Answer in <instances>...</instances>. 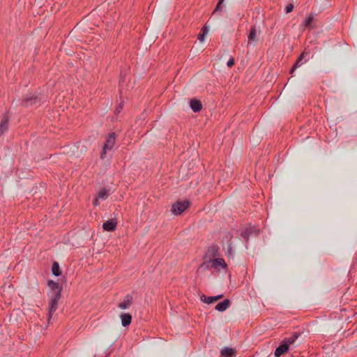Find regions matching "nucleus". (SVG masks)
I'll return each instance as SVG.
<instances>
[{
    "mask_svg": "<svg viewBox=\"0 0 357 357\" xmlns=\"http://www.w3.org/2000/svg\"><path fill=\"white\" fill-rule=\"evenodd\" d=\"M225 261L221 258H218L215 259H209L208 261H205L202 264L200 265L199 268V271H202L205 270L206 268H219L220 267L224 268L225 266Z\"/></svg>",
    "mask_w": 357,
    "mask_h": 357,
    "instance_id": "nucleus-1",
    "label": "nucleus"
},
{
    "mask_svg": "<svg viewBox=\"0 0 357 357\" xmlns=\"http://www.w3.org/2000/svg\"><path fill=\"white\" fill-rule=\"evenodd\" d=\"M115 134L114 132L110 133L106 140V142L103 146L102 151L100 154V157L102 159L105 158V155L108 151H111L113 149L115 144Z\"/></svg>",
    "mask_w": 357,
    "mask_h": 357,
    "instance_id": "nucleus-2",
    "label": "nucleus"
},
{
    "mask_svg": "<svg viewBox=\"0 0 357 357\" xmlns=\"http://www.w3.org/2000/svg\"><path fill=\"white\" fill-rule=\"evenodd\" d=\"M189 206L188 201L184 200L177 202L172 205V211L175 215H179L184 211Z\"/></svg>",
    "mask_w": 357,
    "mask_h": 357,
    "instance_id": "nucleus-3",
    "label": "nucleus"
},
{
    "mask_svg": "<svg viewBox=\"0 0 357 357\" xmlns=\"http://www.w3.org/2000/svg\"><path fill=\"white\" fill-rule=\"evenodd\" d=\"M50 302V314L54 312L57 308L58 301L60 299L61 294L58 291L54 294H49Z\"/></svg>",
    "mask_w": 357,
    "mask_h": 357,
    "instance_id": "nucleus-4",
    "label": "nucleus"
},
{
    "mask_svg": "<svg viewBox=\"0 0 357 357\" xmlns=\"http://www.w3.org/2000/svg\"><path fill=\"white\" fill-rule=\"evenodd\" d=\"M258 33L255 29H252L248 36V45L255 46L258 41Z\"/></svg>",
    "mask_w": 357,
    "mask_h": 357,
    "instance_id": "nucleus-5",
    "label": "nucleus"
},
{
    "mask_svg": "<svg viewBox=\"0 0 357 357\" xmlns=\"http://www.w3.org/2000/svg\"><path fill=\"white\" fill-rule=\"evenodd\" d=\"M223 297L222 294H220L215 296H207L206 295H202L201 296V300L204 303L211 304L216 302L217 301L220 300Z\"/></svg>",
    "mask_w": 357,
    "mask_h": 357,
    "instance_id": "nucleus-6",
    "label": "nucleus"
},
{
    "mask_svg": "<svg viewBox=\"0 0 357 357\" xmlns=\"http://www.w3.org/2000/svg\"><path fill=\"white\" fill-rule=\"evenodd\" d=\"M39 101L38 96L37 95H26L24 99L23 103L26 106L32 105Z\"/></svg>",
    "mask_w": 357,
    "mask_h": 357,
    "instance_id": "nucleus-7",
    "label": "nucleus"
},
{
    "mask_svg": "<svg viewBox=\"0 0 357 357\" xmlns=\"http://www.w3.org/2000/svg\"><path fill=\"white\" fill-rule=\"evenodd\" d=\"M116 226V221L114 219L106 221L103 223L102 227L105 230L108 231H114Z\"/></svg>",
    "mask_w": 357,
    "mask_h": 357,
    "instance_id": "nucleus-8",
    "label": "nucleus"
},
{
    "mask_svg": "<svg viewBox=\"0 0 357 357\" xmlns=\"http://www.w3.org/2000/svg\"><path fill=\"white\" fill-rule=\"evenodd\" d=\"M230 306V301L225 299L224 301L219 303L215 306V310L219 312H225Z\"/></svg>",
    "mask_w": 357,
    "mask_h": 357,
    "instance_id": "nucleus-9",
    "label": "nucleus"
},
{
    "mask_svg": "<svg viewBox=\"0 0 357 357\" xmlns=\"http://www.w3.org/2000/svg\"><path fill=\"white\" fill-rule=\"evenodd\" d=\"M132 299L130 295H127L124 300L119 304V307L123 310L128 308L132 303Z\"/></svg>",
    "mask_w": 357,
    "mask_h": 357,
    "instance_id": "nucleus-10",
    "label": "nucleus"
},
{
    "mask_svg": "<svg viewBox=\"0 0 357 357\" xmlns=\"http://www.w3.org/2000/svg\"><path fill=\"white\" fill-rule=\"evenodd\" d=\"M288 349H289L288 343H284L283 342V343L275 349V356L277 357L280 356L284 352H286L288 350Z\"/></svg>",
    "mask_w": 357,
    "mask_h": 357,
    "instance_id": "nucleus-11",
    "label": "nucleus"
},
{
    "mask_svg": "<svg viewBox=\"0 0 357 357\" xmlns=\"http://www.w3.org/2000/svg\"><path fill=\"white\" fill-rule=\"evenodd\" d=\"M221 354L224 357H234L236 356V351L231 348L224 347L221 350Z\"/></svg>",
    "mask_w": 357,
    "mask_h": 357,
    "instance_id": "nucleus-12",
    "label": "nucleus"
},
{
    "mask_svg": "<svg viewBox=\"0 0 357 357\" xmlns=\"http://www.w3.org/2000/svg\"><path fill=\"white\" fill-rule=\"evenodd\" d=\"M190 105L191 109L195 112H199L202 108V105L201 102L197 100H195V99H192L190 100Z\"/></svg>",
    "mask_w": 357,
    "mask_h": 357,
    "instance_id": "nucleus-13",
    "label": "nucleus"
},
{
    "mask_svg": "<svg viewBox=\"0 0 357 357\" xmlns=\"http://www.w3.org/2000/svg\"><path fill=\"white\" fill-rule=\"evenodd\" d=\"M48 284L49 287L51 288V291L49 293V294H54L57 291L59 294H61V289L58 283L51 280L49 281Z\"/></svg>",
    "mask_w": 357,
    "mask_h": 357,
    "instance_id": "nucleus-14",
    "label": "nucleus"
},
{
    "mask_svg": "<svg viewBox=\"0 0 357 357\" xmlns=\"http://www.w3.org/2000/svg\"><path fill=\"white\" fill-rule=\"evenodd\" d=\"M8 119L6 116H3L0 122V136L8 130Z\"/></svg>",
    "mask_w": 357,
    "mask_h": 357,
    "instance_id": "nucleus-15",
    "label": "nucleus"
},
{
    "mask_svg": "<svg viewBox=\"0 0 357 357\" xmlns=\"http://www.w3.org/2000/svg\"><path fill=\"white\" fill-rule=\"evenodd\" d=\"M121 319V324L123 326L129 325L131 322L132 316L128 313H122L120 315Z\"/></svg>",
    "mask_w": 357,
    "mask_h": 357,
    "instance_id": "nucleus-16",
    "label": "nucleus"
},
{
    "mask_svg": "<svg viewBox=\"0 0 357 357\" xmlns=\"http://www.w3.org/2000/svg\"><path fill=\"white\" fill-rule=\"evenodd\" d=\"M303 56H304V53H303L302 54L300 55V56L298 58L296 63L293 66V67L291 70V73H292L296 68L301 66V64H302L301 61L303 60Z\"/></svg>",
    "mask_w": 357,
    "mask_h": 357,
    "instance_id": "nucleus-17",
    "label": "nucleus"
},
{
    "mask_svg": "<svg viewBox=\"0 0 357 357\" xmlns=\"http://www.w3.org/2000/svg\"><path fill=\"white\" fill-rule=\"evenodd\" d=\"M208 29H207L206 26H204L202 30V33H200L199 35H198V40L202 43L204 41V38H205V36L208 33Z\"/></svg>",
    "mask_w": 357,
    "mask_h": 357,
    "instance_id": "nucleus-18",
    "label": "nucleus"
},
{
    "mask_svg": "<svg viewBox=\"0 0 357 357\" xmlns=\"http://www.w3.org/2000/svg\"><path fill=\"white\" fill-rule=\"evenodd\" d=\"M109 196V192L106 189H102L98 194V198L101 199H105Z\"/></svg>",
    "mask_w": 357,
    "mask_h": 357,
    "instance_id": "nucleus-19",
    "label": "nucleus"
},
{
    "mask_svg": "<svg viewBox=\"0 0 357 357\" xmlns=\"http://www.w3.org/2000/svg\"><path fill=\"white\" fill-rule=\"evenodd\" d=\"M52 271V273L54 275L57 276V275H59L61 274V272L59 271V264L57 262H54L53 264Z\"/></svg>",
    "mask_w": 357,
    "mask_h": 357,
    "instance_id": "nucleus-20",
    "label": "nucleus"
},
{
    "mask_svg": "<svg viewBox=\"0 0 357 357\" xmlns=\"http://www.w3.org/2000/svg\"><path fill=\"white\" fill-rule=\"evenodd\" d=\"M297 338H298V335L296 333H295L292 336L285 339L284 342L288 343V346H289V344H294Z\"/></svg>",
    "mask_w": 357,
    "mask_h": 357,
    "instance_id": "nucleus-21",
    "label": "nucleus"
},
{
    "mask_svg": "<svg viewBox=\"0 0 357 357\" xmlns=\"http://www.w3.org/2000/svg\"><path fill=\"white\" fill-rule=\"evenodd\" d=\"M250 229H245L243 231H242L241 232V236L242 237L245 239V240H248L249 236H250Z\"/></svg>",
    "mask_w": 357,
    "mask_h": 357,
    "instance_id": "nucleus-22",
    "label": "nucleus"
},
{
    "mask_svg": "<svg viewBox=\"0 0 357 357\" xmlns=\"http://www.w3.org/2000/svg\"><path fill=\"white\" fill-rule=\"evenodd\" d=\"M313 17L310 16L307 20H305L304 25L306 28L311 27V23L312 22Z\"/></svg>",
    "mask_w": 357,
    "mask_h": 357,
    "instance_id": "nucleus-23",
    "label": "nucleus"
},
{
    "mask_svg": "<svg viewBox=\"0 0 357 357\" xmlns=\"http://www.w3.org/2000/svg\"><path fill=\"white\" fill-rule=\"evenodd\" d=\"M217 252L218 249L216 247H211L208 249V255L215 256Z\"/></svg>",
    "mask_w": 357,
    "mask_h": 357,
    "instance_id": "nucleus-24",
    "label": "nucleus"
},
{
    "mask_svg": "<svg viewBox=\"0 0 357 357\" xmlns=\"http://www.w3.org/2000/svg\"><path fill=\"white\" fill-rule=\"evenodd\" d=\"M234 254V250H233V248L231 246V244H229L227 247V255L228 256H232Z\"/></svg>",
    "mask_w": 357,
    "mask_h": 357,
    "instance_id": "nucleus-25",
    "label": "nucleus"
},
{
    "mask_svg": "<svg viewBox=\"0 0 357 357\" xmlns=\"http://www.w3.org/2000/svg\"><path fill=\"white\" fill-rule=\"evenodd\" d=\"M293 8H294V6L292 4L290 3V4L287 5V7L285 8L286 13H289L291 12Z\"/></svg>",
    "mask_w": 357,
    "mask_h": 357,
    "instance_id": "nucleus-26",
    "label": "nucleus"
},
{
    "mask_svg": "<svg viewBox=\"0 0 357 357\" xmlns=\"http://www.w3.org/2000/svg\"><path fill=\"white\" fill-rule=\"evenodd\" d=\"M227 66L229 67H231L234 66V59L233 58H231L228 61H227Z\"/></svg>",
    "mask_w": 357,
    "mask_h": 357,
    "instance_id": "nucleus-27",
    "label": "nucleus"
},
{
    "mask_svg": "<svg viewBox=\"0 0 357 357\" xmlns=\"http://www.w3.org/2000/svg\"><path fill=\"white\" fill-rule=\"evenodd\" d=\"M223 0H220L216 8H215V10H218L220 8V5L222 3Z\"/></svg>",
    "mask_w": 357,
    "mask_h": 357,
    "instance_id": "nucleus-28",
    "label": "nucleus"
},
{
    "mask_svg": "<svg viewBox=\"0 0 357 357\" xmlns=\"http://www.w3.org/2000/svg\"><path fill=\"white\" fill-rule=\"evenodd\" d=\"M98 199H99V198H98V197H97V198H96V199L93 201V204H94L95 206H98V205L99 204V203H98Z\"/></svg>",
    "mask_w": 357,
    "mask_h": 357,
    "instance_id": "nucleus-29",
    "label": "nucleus"
}]
</instances>
